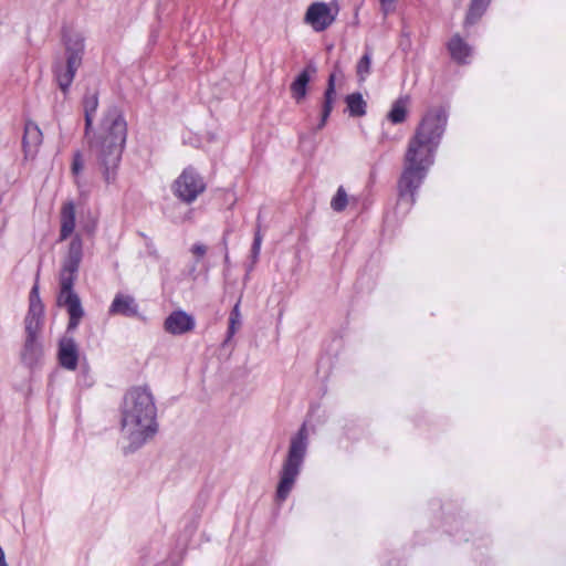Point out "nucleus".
Masks as SVG:
<instances>
[{
    "instance_id": "nucleus-23",
    "label": "nucleus",
    "mask_w": 566,
    "mask_h": 566,
    "mask_svg": "<svg viewBox=\"0 0 566 566\" xmlns=\"http://www.w3.org/2000/svg\"><path fill=\"white\" fill-rule=\"evenodd\" d=\"M347 203L348 196L345 189L340 186L331 201V207L334 211L340 212L346 208Z\"/></svg>"
},
{
    "instance_id": "nucleus-20",
    "label": "nucleus",
    "mask_w": 566,
    "mask_h": 566,
    "mask_svg": "<svg viewBox=\"0 0 566 566\" xmlns=\"http://www.w3.org/2000/svg\"><path fill=\"white\" fill-rule=\"evenodd\" d=\"M350 116L359 117L366 114V102L360 93H353L346 97Z\"/></svg>"
},
{
    "instance_id": "nucleus-25",
    "label": "nucleus",
    "mask_w": 566,
    "mask_h": 566,
    "mask_svg": "<svg viewBox=\"0 0 566 566\" xmlns=\"http://www.w3.org/2000/svg\"><path fill=\"white\" fill-rule=\"evenodd\" d=\"M261 244H262V234H261L260 228L258 227V229L254 233V240H253V244H252V249H251L253 262L256 261V259L260 254Z\"/></svg>"
},
{
    "instance_id": "nucleus-12",
    "label": "nucleus",
    "mask_w": 566,
    "mask_h": 566,
    "mask_svg": "<svg viewBox=\"0 0 566 566\" xmlns=\"http://www.w3.org/2000/svg\"><path fill=\"white\" fill-rule=\"evenodd\" d=\"M59 361L65 369H76L78 361V349L73 338L64 337L60 340Z\"/></svg>"
},
{
    "instance_id": "nucleus-11",
    "label": "nucleus",
    "mask_w": 566,
    "mask_h": 566,
    "mask_svg": "<svg viewBox=\"0 0 566 566\" xmlns=\"http://www.w3.org/2000/svg\"><path fill=\"white\" fill-rule=\"evenodd\" d=\"M43 135L40 127L32 120H28L24 126V135L22 146L24 157L34 158L40 145L42 144Z\"/></svg>"
},
{
    "instance_id": "nucleus-21",
    "label": "nucleus",
    "mask_w": 566,
    "mask_h": 566,
    "mask_svg": "<svg viewBox=\"0 0 566 566\" xmlns=\"http://www.w3.org/2000/svg\"><path fill=\"white\" fill-rule=\"evenodd\" d=\"M491 0H472L467 18L465 24H474L485 12Z\"/></svg>"
},
{
    "instance_id": "nucleus-18",
    "label": "nucleus",
    "mask_w": 566,
    "mask_h": 566,
    "mask_svg": "<svg viewBox=\"0 0 566 566\" xmlns=\"http://www.w3.org/2000/svg\"><path fill=\"white\" fill-rule=\"evenodd\" d=\"M334 101H335V74H331L328 77L327 88H326L325 95H324L322 116H321V122L317 126V129H322L325 126V124L331 115V112L333 109Z\"/></svg>"
},
{
    "instance_id": "nucleus-24",
    "label": "nucleus",
    "mask_w": 566,
    "mask_h": 566,
    "mask_svg": "<svg viewBox=\"0 0 566 566\" xmlns=\"http://www.w3.org/2000/svg\"><path fill=\"white\" fill-rule=\"evenodd\" d=\"M370 66H371V53L366 52L359 62L357 63V75L360 81H364L367 75L370 73Z\"/></svg>"
},
{
    "instance_id": "nucleus-10",
    "label": "nucleus",
    "mask_w": 566,
    "mask_h": 566,
    "mask_svg": "<svg viewBox=\"0 0 566 566\" xmlns=\"http://www.w3.org/2000/svg\"><path fill=\"white\" fill-rule=\"evenodd\" d=\"M195 318L184 311H174L164 323V328L172 335L186 334L195 328Z\"/></svg>"
},
{
    "instance_id": "nucleus-9",
    "label": "nucleus",
    "mask_w": 566,
    "mask_h": 566,
    "mask_svg": "<svg viewBox=\"0 0 566 566\" xmlns=\"http://www.w3.org/2000/svg\"><path fill=\"white\" fill-rule=\"evenodd\" d=\"M44 306L40 300L39 285L34 284L30 292L29 311L24 319L25 338H39L43 326Z\"/></svg>"
},
{
    "instance_id": "nucleus-16",
    "label": "nucleus",
    "mask_w": 566,
    "mask_h": 566,
    "mask_svg": "<svg viewBox=\"0 0 566 566\" xmlns=\"http://www.w3.org/2000/svg\"><path fill=\"white\" fill-rule=\"evenodd\" d=\"M448 50L451 57L461 64L468 63V59L472 54V48L459 34L450 39Z\"/></svg>"
},
{
    "instance_id": "nucleus-6",
    "label": "nucleus",
    "mask_w": 566,
    "mask_h": 566,
    "mask_svg": "<svg viewBox=\"0 0 566 566\" xmlns=\"http://www.w3.org/2000/svg\"><path fill=\"white\" fill-rule=\"evenodd\" d=\"M84 39L80 34L66 40V61L54 66V74L59 87L65 93L73 82L76 71L82 63Z\"/></svg>"
},
{
    "instance_id": "nucleus-26",
    "label": "nucleus",
    "mask_w": 566,
    "mask_h": 566,
    "mask_svg": "<svg viewBox=\"0 0 566 566\" xmlns=\"http://www.w3.org/2000/svg\"><path fill=\"white\" fill-rule=\"evenodd\" d=\"M84 168V160H83V157H82V154L80 151H76L73 156V161H72V172L73 175L77 176L82 172Z\"/></svg>"
},
{
    "instance_id": "nucleus-7",
    "label": "nucleus",
    "mask_w": 566,
    "mask_h": 566,
    "mask_svg": "<svg viewBox=\"0 0 566 566\" xmlns=\"http://www.w3.org/2000/svg\"><path fill=\"white\" fill-rule=\"evenodd\" d=\"M206 190L203 178L192 168H186L172 185L174 195L186 203L193 202Z\"/></svg>"
},
{
    "instance_id": "nucleus-8",
    "label": "nucleus",
    "mask_w": 566,
    "mask_h": 566,
    "mask_svg": "<svg viewBox=\"0 0 566 566\" xmlns=\"http://www.w3.org/2000/svg\"><path fill=\"white\" fill-rule=\"evenodd\" d=\"M339 12L337 2L316 1L308 6L304 22L315 32H323L328 29L336 20Z\"/></svg>"
},
{
    "instance_id": "nucleus-4",
    "label": "nucleus",
    "mask_w": 566,
    "mask_h": 566,
    "mask_svg": "<svg viewBox=\"0 0 566 566\" xmlns=\"http://www.w3.org/2000/svg\"><path fill=\"white\" fill-rule=\"evenodd\" d=\"M82 259L83 240L80 234H75L70 241L65 255L62 259L59 273L60 292L56 298L57 305L65 307L70 316L67 324L69 331L76 329L84 316L81 300L73 291Z\"/></svg>"
},
{
    "instance_id": "nucleus-3",
    "label": "nucleus",
    "mask_w": 566,
    "mask_h": 566,
    "mask_svg": "<svg viewBox=\"0 0 566 566\" xmlns=\"http://www.w3.org/2000/svg\"><path fill=\"white\" fill-rule=\"evenodd\" d=\"M120 431L125 452H134L150 441L158 431L155 398L147 387H133L120 406Z\"/></svg>"
},
{
    "instance_id": "nucleus-28",
    "label": "nucleus",
    "mask_w": 566,
    "mask_h": 566,
    "mask_svg": "<svg viewBox=\"0 0 566 566\" xmlns=\"http://www.w3.org/2000/svg\"><path fill=\"white\" fill-rule=\"evenodd\" d=\"M0 566H9L6 562V555H4V552L1 546H0Z\"/></svg>"
},
{
    "instance_id": "nucleus-19",
    "label": "nucleus",
    "mask_w": 566,
    "mask_h": 566,
    "mask_svg": "<svg viewBox=\"0 0 566 566\" xmlns=\"http://www.w3.org/2000/svg\"><path fill=\"white\" fill-rule=\"evenodd\" d=\"M408 101L409 98L407 96H403L399 97L392 103L391 108L387 114V118L392 124H401L406 120Z\"/></svg>"
},
{
    "instance_id": "nucleus-22",
    "label": "nucleus",
    "mask_w": 566,
    "mask_h": 566,
    "mask_svg": "<svg viewBox=\"0 0 566 566\" xmlns=\"http://www.w3.org/2000/svg\"><path fill=\"white\" fill-rule=\"evenodd\" d=\"M241 326L240 302L232 308L229 317L228 339H230Z\"/></svg>"
},
{
    "instance_id": "nucleus-29",
    "label": "nucleus",
    "mask_w": 566,
    "mask_h": 566,
    "mask_svg": "<svg viewBox=\"0 0 566 566\" xmlns=\"http://www.w3.org/2000/svg\"><path fill=\"white\" fill-rule=\"evenodd\" d=\"M379 1H380L381 3H385V2H387L388 0H379Z\"/></svg>"
},
{
    "instance_id": "nucleus-27",
    "label": "nucleus",
    "mask_w": 566,
    "mask_h": 566,
    "mask_svg": "<svg viewBox=\"0 0 566 566\" xmlns=\"http://www.w3.org/2000/svg\"><path fill=\"white\" fill-rule=\"evenodd\" d=\"M191 252L197 256V258H202L206 252H207V247L202 243H196L192 245L191 248Z\"/></svg>"
},
{
    "instance_id": "nucleus-15",
    "label": "nucleus",
    "mask_w": 566,
    "mask_h": 566,
    "mask_svg": "<svg viewBox=\"0 0 566 566\" xmlns=\"http://www.w3.org/2000/svg\"><path fill=\"white\" fill-rule=\"evenodd\" d=\"M43 349L39 338H25L21 350V360L24 365L32 368L36 366L42 358Z\"/></svg>"
},
{
    "instance_id": "nucleus-5",
    "label": "nucleus",
    "mask_w": 566,
    "mask_h": 566,
    "mask_svg": "<svg viewBox=\"0 0 566 566\" xmlns=\"http://www.w3.org/2000/svg\"><path fill=\"white\" fill-rule=\"evenodd\" d=\"M307 439L308 433L305 424L291 438L287 454L280 470V481L275 494L279 502H283L287 499L301 473L307 452Z\"/></svg>"
},
{
    "instance_id": "nucleus-2",
    "label": "nucleus",
    "mask_w": 566,
    "mask_h": 566,
    "mask_svg": "<svg viewBox=\"0 0 566 566\" xmlns=\"http://www.w3.org/2000/svg\"><path fill=\"white\" fill-rule=\"evenodd\" d=\"M97 108V92H87L83 98L85 136L88 137V145L95 156L97 169L104 182L109 186L115 185L118 177L127 139V123L117 108H108L102 118L98 132L90 137Z\"/></svg>"
},
{
    "instance_id": "nucleus-1",
    "label": "nucleus",
    "mask_w": 566,
    "mask_h": 566,
    "mask_svg": "<svg viewBox=\"0 0 566 566\" xmlns=\"http://www.w3.org/2000/svg\"><path fill=\"white\" fill-rule=\"evenodd\" d=\"M448 124L446 107H429L410 137L403 157V170L398 182L399 201L412 206L441 143Z\"/></svg>"
},
{
    "instance_id": "nucleus-14",
    "label": "nucleus",
    "mask_w": 566,
    "mask_h": 566,
    "mask_svg": "<svg viewBox=\"0 0 566 566\" xmlns=\"http://www.w3.org/2000/svg\"><path fill=\"white\" fill-rule=\"evenodd\" d=\"M109 314L135 317L138 315V306L133 296L117 294L109 306Z\"/></svg>"
},
{
    "instance_id": "nucleus-17",
    "label": "nucleus",
    "mask_w": 566,
    "mask_h": 566,
    "mask_svg": "<svg viewBox=\"0 0 566 566\" xmlns=\"http://www.w3.org/2000/svg\"><path fill=\"white\" fill-rule=\"evenodd\" d=\"M315 72L316 67L310 64L297 75V77L291 84V93L292 96L296 99V102L302 101L306 96V87L308 82L311 81V74Z\"/></svg>"
},
{
    "instance_id": "nucleus-13",
    "label": "nucleus",
    "mask_w": 566,
    "mask_h": 566,
    "mask_svg": "<svg viewBox=\"0 0 566 566\" xmlns=\"http://www.w3.org/2000/svg\"><path fill=\"white\" fill-rule=\"evenodd\" d=\"M59 242L65 241L75 230V206L72 201L63 203L60 213Z\"/></svg>"
}]
</instances>
